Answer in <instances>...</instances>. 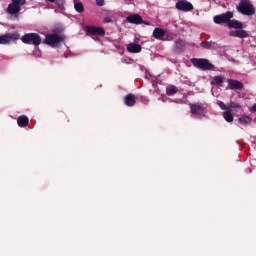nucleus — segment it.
<instances>
[{
	"instance_id": "f257e3e1",
	"label": "nucleus",
	"mask_w": 256,
	"mask_h": 256,
	"mask_svg": "<svg viewBox=\"0 0 256 256\" xmlns=\"http://www.w3.org/2000/svg\"><path fill=\"white\" fill-rule=\"evenodd\" d=\"M236 10L241 15H246L247 17H251L255 15V6L249 0H241L239 4L236 6Z\"/></svg>"
},
{
	"instance_id": "f03ea898",
	"label": "nucleus",
	"mask_w": 256,
	"mask_h": 256,
	"mask_svg": "<svg viewBox=\"0 0 256 256\" xmlns=\"http://www.w3.org/2000/svg\"><path fill=\"white\" fill-rule=\"evenodd\" d=\"M191 63L194 67L201 69L202 71H215V65L210 63L205 58H192Z\"/></svg>"
},
{
	"instance_id": "7ed1b4c3",
	"label": "nucleus",
	"mask_w": 256,
	"mask_h": 256,
	"mask_svg": "<svg viewBox=\"0 0 256 256\" xmlns=\"http://www.w3.org/2000/svg\"><path fill=\"white\" fill-rule=\"evenodd\" d=\"M175 34L173 32H167L163 28H155L152 37L158 41H173Z\"/></svg>"
},
{
	"instance_id": "20e7f679",
	"label": "nucleus",
	"mask_w": 256,
	"mask_h": 256,
	"mask_svg": "<svg viewBox=\"0 0 256 256\" xmlns=\"http://www.w3.org/2000/svg\"><path fill=\"white\" fill-rule=\"evenodd\" d=\"M22 43L26 45H35V47H39L41 45V36L37 33H27L21 37Z\"/></svg>"
},
{
	"instance_id": "39448f33",
	"label": "nucleus",
	"mask_w": 256,
	"mask_h": 256,
	"mask_svg": "<svg viewBox=\"0 0 256 256\" xmlns=\"http://www.w3.org/2000/svg\"><path fill=\"white\" fill-rule=\"evenodd\" d=\"M27 3V0H12V3H10L7 7V13L8 15H18L21 11V7Z\"/></svg>"
},
{
	"instance_id": "423d86ee",
	"label": "nucleus",
	"mask_w": 256,
	"mask_h": 256,
	"mask_svg": "<svg viewBox=\"0 0 256 256\" xmlns=\"http://www.w3.org/2000/svg\"><path fill=\"white\" fill-rule=\"evenodd\" d=\"M61 41H63V36L59 34H47L44 43L50 47H57V44L61 43Z\"/></svg>"
},
{
	"instance_id": "0eeeda50",
	"label": "nucleus",
	"mask_w": 256,
	"mask_h": 256,
	"mask_svg": "<svg viewBox=\"0 0 256 256\" xmlns=\"http://www.w3.org/2000/svg\"><path fill=\"white\" fill-rule=\"evenodd\" d=\"M233 19V12L227 11L226 13L214 16V23L221 25L222 23H228Z\"/></svg>"
},
{
	"instance_id": "6e6552de",
	"label": "nucleus",
	"mask_w": 256,
	"mask_h": 256,
	"mask_svg": "<svg viewBox=\"0 0 256 256\" xmlns=\"http://www.w3.org/2000/svg\"><path fill=\"white\" fill-rule=\"evenodd\" d=\"M19 40L18 33H7L0 36V45H9L11 41Z\"/></svg>"
},
{
	"instance_id": "1a4fd4ad",
	"label": "nucleus",
	"mask_w": 256,
	"mask_h": 256,
	"mask_svg": "<svg viewBox=\"0 0 256 256\" xmlns=\"http://www.w3.org/2000/svg\"><path fill=\"white\" fill-rule=\"evenodd\" d=\"M176 9H178V11H183L184 13H187L189 11H193L194 7L193 4H191V2L187 0H179L176 3Z\"/></svg>"
},
{
	"instance_id": "9d476101",
	"label": "nucleus",
	"mask_w": 256,
	"mask_h": 256,
	"mask_svg": "<svg viewBox=\"0 0 256 256\" xmlns=\"http://www.w3.org/2000/svg\"><path fill=\"white\" fill-rule=\"evenodd\" d=\"M86 31L90 35H100L101 37H103V35H105V29H103L99 26H87Z\"/></svg>"
},
{
	"instance_id": "9b49d317",
	"label": "nucleus",
	"mask_w": 256,
	"mask_h": 256,
	"mask_svg": "<svg viewBox=\"0 0 256 256\" xmlns=\"http://www.w3.org/2000/svg\"><path fill=\"white\" fill-rule=\"evenodd\" d=\"M127 23H132L134 25H143V17L139 14H131L126 17Z\"/></svg>"
},
{
	"instance_id": "f8f14e48",
	"label": "nucleus",
	"mask_w": 256,
	"mask_h": 256,
	"mask_svg": "<svg viewBox=\"0 0 256 256\" xmlns=\"http://www.w3.org/2000/svg\"><path fill=\"white\" fill-rule=\"evenodd\" d=\"M228 89L242 91L244 85L239 80L228 79Z\"/></svg>"
},
{
	"instance_id": "ddd939ff",
	"label": "nucleus",
	"mask_w": 256,
	"mask_h": 256,
	"mask_svg": "<svg viewBox=\"0 0 256 256\" xmlns=\"http://www.w3.org/2000/svg\"><path fill=\"white\" fill-rule=\"evenodd\" d=\"M190 110L192 115H203L204 113V109H203V105L199 104V103H195V104H190Z\"/></svg>"
},
{
	"instance_id": "4468645a",
	"label": "nucleus",
	"mask_w": 256,
	"mask_h": 256,
	"mask_svg": "<svg viewBox=\"0 0 256 256\" xmlns=\"http://www.w3.org/2000/svg\"><path fill=\"white\" fill-rule=\"evenodd\" d=\"M230 37H238L239 39H245L249 37V33L246 30L238 29L236 31H230Z\"/></svg>"
},
{
	"instance_id": "2eb2a0df",
	"label": "nucleus",
	"mask_w": 256,
	"mask_h": 256,
	"mask_svg": "<svg viewBox=\"0 0 256 256\" xmlns=\"http://www.w3.org/2000/svg\"><path fill=\"white\" fill-rule=\"evenodd\" d=\"M124 103L126 107H135L137 98L133 94H127L124 98Z\"/></svg>"
},
{
	"instance_id": "dca6fc26",
	"label": "nucleus",
	"mask_w": 256,
	"mask_h": 256,
	"mask_svg": "<svg viewBox=\"0 0 256 256\" xmlns=\"http://www.w3.org/2000/svg\"><path fill=\"white\" fill-rule=\"evenodd\" d=\"M228 27L230 29H238V30L243 29V23L240 22L239 20H235V19L231 20L230 19V21L228 23Z\"/></svg>"
},
{
	"instance_id": "f3484780",
	"label": "nucleus",
	"mask_w": 256,
	"mask_h": 256,
	"mask_svg": "<svg viewBox=\"0 0 256 256\" xmlns=\"http://www.w3.org/2000/svg\"><path fill=\"white\" fill-rule=\"evenodd\" d=\"M141 49V45L135 43H130L127 46V51H129V53H141Z\"/></svg>"
},
{
	"instance_id": "a211bd4d",
	"label": "nucleus",
	"mask_w": 256,
	"mask_h": 256,
	"mask_svg": "<svg viewBox=\"0 0 256 256\" xmlns=\"http://www.w3.org/2000/svg\"><path fill=\"white\" fill-rule=\"evenodd\" d=\"M18 127H27L29 125V117L21 115L17 119Z\"/></svg>"
},
{
	"instance_id": "6ab92c4d",
	"label": "nucleus",
	"mask_w": 256,
	"mask_h": 256,
	"mask_svg": "<svg viewBox=\"0 0 256 256\" xmlns=\"http://www.w3.org/2000/svg\"><path fill=\"white\" fill-rule=\"evenodd\" d=\"M224 81H225L224 76H215L212 78V81L210 82V84L217 86V85H221Z\"/></svg>"
},
{
	"instance_id": "aec40b11",
	"label": "nucleus",
	"mask_w": 256,
	"mask_h": 256,
	"mask_svg": "<svg viewBox=\"0 0 256 256\" xmlns=\"http://www.w3.org/2000/svg\"><path fill=\"white\" fill-rule=\"evenodd\" d=\"M175 49L178 53H183L185 51V43L181 40L175 42Z\"/></svg>"
},
{
	"instance_id": "412c9836",
	"label": "nucleus",
	"mask_w": 256,
	"mask_h": 256,
	"mask_svg": "<svg viewBox=\"0 0 256 256\" xmlns=\"http://www.w3.org/2000/svg\"><path fill=\"white\" fill-rule=\"evenodd\" d=\"M176 93H179V88H177V86L171 85L166 88L167 95H176Z\"/></svg>"
},
{
	"instance_id": "4be33fe9",
	"label": "nucleus",
	"mask_w": 256,
	"mask_h": 256,
	"mask_svg": "<svg viewBox=\"0 0 256 256\" xmlns=\"http://www.w3.org/2000/svg\"><path fill=\"white\" fill-rule=\"evenodd\" d=\"M251 121L252 119L249 116H243L238 119V123H240V125H249Z\"/></svg>"
},
{
	"instance_id": "5701e85b",
	"label": "nucleus",
	"mask_w": 256,
	"mask_h": 256,
	"mask_svg": "<svg viewBox=\"0 0 256 256\" xmlns=\"http://www.w3.org/2000/svg\"><path fill=\"white\" fill-rule=\"evenodd\" d=\"M74 9L77 13H83L85 11V6H83V3L81 2H75Z\"/></svg>"
},
{
	"instance_id": "b1692460",
	"label": "nucleus",
	"mask_w": 256,
	"mask_h": 256,
	"mask_svg": "<svg viewBox=\"0 0 256 256\" xmlns=\"http://www.w3.org/2000/svg\"><path fill=\"white\" fill-rule=\"evenodd\" d=\"M213 45H215V42L211 41H202L200 43V47H202V49H212Z\"/></svg>"
},
{
	"instance_id": "393cba45",
	"label": "nucleus",
	"mask_w": 256,
	"mask_h": 256,
	"mask_svg": "<svg viewBox=\"0 0 256 256\" xmlns=\"http://www.w3.org/2000/svg\"><path fill=\"white\" fill-rule=\"evenodd\" d=\"M223 118L227 123H233V114L230 111H225L223 113Z\"/></svg>"
},
{
	"instance_id": "a878e982",
	"label": "nucleus",
	"mask_w": 256,
	"mask_h": 256,
	"mask_svg": "<svg viewBox=\"0 0 256 256\" xmlns=\"http://www.w3.org/2000/svg\"><path fill=\"white\" fill-rule=\"evenodd\" d=\"M228 107L229 109H234V111H241V104H237L235 102H232Z\"/></svg>"
},
{
	"instance_id": "bb28decb",
	"label": "nucleus",
	"mask_w": 256,
	"mask_h": 256,
	"mask_svg": "<svg viewBox=\"0 0 256 256\" xmlns=\"http://www.w3.org/2000/svg\"><path fill=\"white\" fill-rule=\"evenodd\" d=\"M217 105L222 109L223 111H229V105H225L223 101L218 100Z\"/></svg>"
},
{
	"instance_id": "cd10ccee",
	"label": "nucleus",
	"mask_w": 256,
	"mask_h": 256,
	"mask_svg": "<svg viewBox=\"0 0 256 256\" xmlns=\"http://www.w3.org/2000/svg\"><path fill=\"white\" fill-rule=\"evenodd\" d=\"M49 3H56L58 9H63V0H47Z\"/></svg>"
},
{
	"instance_id": "c85d7f7f",
	"label": "nucleus",
	"mask_w": 256,
	"mask_h": 256,
	"mask_svg": "<svg viewBox=\"0 0 256 256\" xmlns=\"http://www.w3.org/2000/svg\"><path fill=\"white\" fill-rule=\"evenodd\" d=\"M96 5L98 7H103V5H105V0H96Z\"/></svg>"
},
{
	"instance_id": "c756f323",
	"label": "nucleus",
	"mask_w": 256,
	"mask_h": 256,
	"mask_svg": "<svg viewBox=\"0 0 256 256\" xmlns=\"http://www.w3.org/2000/svg\"><path fill=\"white\" fill-rule=\"evenodd\" d=\"M104 23H111V18H105Z\"/></svg>"
},
{
	"instance_id": "7c9ffc66",
	"label": "nucleus",
	"mask_w": 256,
	"mask_h": 256,
	"mask_svg": "<svg viewBox=\"0 0 256 256\" xmlns=\"http://www.w3.org/2000/svg\"><path fill=\"white\" fill-rule=\"evenodd\" d=\"M252 111L256 113V103L252 106Z\"/></svg>"
},
{
	"instance_id": "2f4dec72",
	"label": "nucleus",
	"mask_w": 256,
	"mask_h": 256,
	"mask_svg": "<svg viewBox=\"0 0 256 256\" xmlns=\"http://www.w3.org/2000/svg\"><path fill=\"white\" fill-rule=\"evenodd\" d=\"M142 24H144V25H149V22H145L144 20H143V23Z\"/></svg>"
},
{
	"instance_id": "473e14b6",
	"label": "nucleus",
	"mask_w": 256,
	"mask_h": 256,
	"mask_svg": "<svg viewBox=\"0 0 256 256\" xmlns=\"http://www.w3.org/2000/svg\"><path fill=\"white\" fill-rule=\"evenodd\" d=\"M75 3H79V0H74V4H75Z\"/></svg>"
}]
</instances>
